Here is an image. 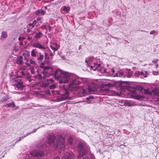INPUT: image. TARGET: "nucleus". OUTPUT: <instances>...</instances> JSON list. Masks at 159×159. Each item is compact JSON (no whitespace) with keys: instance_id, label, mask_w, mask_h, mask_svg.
I'll return each instance as SVG.
<instances>
[{"instance_id":"1a4fd4ad","label":"nucleus","mask_w":159,"mask_h":159,"mask_svg":"<svg viewBox=\"0 0 159 159\" xmlns=\"http://www.w3.org/2000/svg\"><path fill=\"white\" fill-rule=\"evenodd\" d=\"M44 58L43 55L41 53H39V56L38 57L37 60L38 62L41 63V66H42L44 65L43 63H42Z\"/></svg>"},{"instance_id":"6ab92c4d","label":"nucleus","mask_w":159,"mask_h":159,"mask_svg":"<svg viewBox=\"0 0 159 159\" xmlns=\"http://www.w3.org/2000/svg\"><path fill=\"white\" fill-rule=\"evenodd\" d=\"M70 8L69 7H66V6H64L63 7V10L64 11L66 12L67 13H68L69 12Z\"/></svg>"},{"instance_id":"e2e57ef3","label":"nucleus","mask_w":159,"mask_h":159,"mask_svg":"<svg viewBox=\"0 0 159 159\" xmlns=\"http://www.w3.org/2000/svg\"><path fill=\"white\" fill-rule=\"evenodd\" d=\"M92 159H95L94 158V157L93 156L92 157Z\"/></svg>"},{"instance_id":"b1692460","label":"nucleus","mask_w":159,"mask_h":159,"mask_svg":"<svg viewBox=\"0 0 159 159\" xmlns=\"http://www.w3.org/2000/svg\"><path fill=\"white\" fill-rule=\"evenodd\" d=\"M36 14L41 13L42 15H44L45 14V11L43 10H39L36 12Z\"/></svg>"},{"instance_id":"f257e3e1","label":"nucleus","mask_w":159,"mask_h":159,"mask_svg":"<svg viewBox=\"0 0 159 159\" xmlns=\"http://www.w3.org/2000/svg\"><path fill=\"white\" fill-rule=\"evenodd\" d=\"M54 76L55 78L59 80V82L60 84L67 83L70 80H72V81L69 85V89L75 90L80 89V92L81 93L80 96H83L85 94L86 91L84 89V87L83 86L78 85L81 83V82L80 80L81 79L77 76L60 69L56 70Z\"/></svg>"},{"instance_id":"c03bdc74","label":"nucleus","mask_w":159,"mask_h":159,"mask_svg":"<svg viewBox=\"0 0 159 159\" xmlns=\"http://www.w3.org/2000/svg\"><path fill=\"white\" fill-rule=\"evenodd\" d=\"M49 55H50V56L51 57V58H52L53 55L51 52L50 53Z\"/></svg>"},{"instance_id":"e433bc0d","label":"nucleus","mask_w":159,"mask_h":159,"mask_svg":"<svg viewBox=\"0 0 159 159\" xmlns=\"http://www.w3.org/2000/svg\"><path fill=\"white\" fill-rule=\"evenodd\" d=\"M19 73L21 75L20 76H24L25 75V73L23 71H21V72H19Z\"/></svg>"},{"instance_id":"9b49d317","label":"nucleus","mask_w":159,"mask_h":159,"mask_svg":"<svg viewBox=\"0 0 159 159\" xmlns=\"http://www.w3.org/2000/svg\"><path fill=\"white\" fill-rule=\"evenodd\" d=\"M136 74H138L139 75H141L143 76L144 77H146L147 76V72L146 71H139L136 72Z\"/></svg>"},{"instance_id":"ea45409f","label":"nucleus","mask_w":159,"mask_h":159,"mask_svg":"<svg viewBox=\"0 0 159 159\" xmlns=\"http://www.w3.org/2000/svg\"><path fill=\"white\" fill-rule=\"evenodd\" d=\"M158 61V60L157 59H154L152 60V62L153 63H156Z\"/></svg>"},{"instance_id":"4c0bfd02","label":"nucleus","mask_w":159,"mask_h":159,"mask_svg":"<svg viewBox=\"0 0 159 159\" xmlns=\"http://www.w3.org/2000/svg\"><path fill=\"white\" fill-rule=\"evenodd\" d=\"M91 68L93 70H97L95 66L94 65V66H91Z\"/></svg>"},{"instance_id":"774afa93","label":"nucleus","mask_w":159,"mask_h":159,"mask_svg":"<svg viewBox=\"0 0 159 159\" xmlns=\"http://www.w3.org/2000/svg\"><path fill=\"white\" fill-rule=\"evenodd\" d=\"M45 8H47V7H45Z\"/></svg>"},{"instance_id":"a211bd4d","label":"nucleus","mask_w":159,"mask_h":159,"mask_svg":"<svg viewBox=\"0 0 159 159\" xmlns=\"http://www.w3.org/2000/svg\"><path fill=\"white\" fill-rule=\"evenodd\" d=\"M123 74L122 72H118L117 73H116L114 75V77H121Z\"/></svg>"},{"instance_id":"338daca9","label":"nucleus","mask_w":159,"mask_h":159,"mask_svg":"<svg viewBox=\"0 0 159 159\" xmlns=\"http://www.w3.org/2000/svg\"><path fill=\"white\" fill-rule=\"evenodd\" d=\"M29 80V82H30L31 81V80Z\"/></svg>"},{"instance_id":"a18cd8bd","label":"nucleus","mask_w":159,"mask_h":159,"mask_svg":"<svg viewBox=\"0 0 159 159\" xmlns=\"http://www.w3.org/2000/svg\"><path fill=\"white\" fill-rule=\"evenodd\" d=\"M111 71L112 72V74L114 75L115 74H114V73L115 72V70L113 69H111Z\"/></svg>"},{"instance_id":"69168bd1","label":"nucleus","mask_w":159,"mask_h":159,"mask_svg":"<svg viewBox=\"0 0 159 159\" xmlns=\"http://www.w3.org/2000/svg\"><path fill=\"white\" fill-rule=\"evenodd\" d=\"M158 66V65H156V67H157Z\"/></svg>"},{"instance_id":"bb28decb","label":"nucleus","mask_w":159,"mask_h":159,"mask_svg":"<svg viewBox=\"0 0 159 159\" xmlns=\"http://www.w3.org/2000/svg\"><path fill=\"white\" fill-rule=\"evenodd\" d=\"M131 95L134 97H136L137 96V93L135 91H133L132 92Z\"/></svg>"},{"instance_id":"7ed1b4c3","label":"nucleus","mask_w":159,"mask_h":159,"mask_svg":"<svg viewBox=\"0 0 159 159\" xmlns=\"http://www.w3.org/2000/svg\"><path fill=\"white\" fill-rule=\"evenodd\" d=\"M56 144L54 145V147L59 149L63 150L65 148L64 138L61 136L59 135L58 139L56 140Z\"/></svg>"},{"instance_id":"864d4df0","label":"nucleus","mask_w":159,"mask_h":159,"mask_svg":"<svg viewBox=\"0 0 159 159\" xmlns=\"http://www.w3.org/2000/svg\"><path fill=\"white\" fill-rule=\"evenodd\" d=\"M103 72L104 73H106L107 72V70L106 69H104L103 70Z\"/></svg>"},{"instance_id":"5fc2aeb1","label":"nucleus","mask_w":159,"mask_h":159,"mask_svg":"<svg viewBox=\"0 0 159 159\" xmlns=\"http://www.w3.org/2000/svg\"><path fill=\"white\" fill-rule=\"evenodd\" d=\"M87 103H88V104H89V103H91V101H87Z\"/></svg>"},{"instance_id":"4be33fe9","label":"nucleus","mask_w":159,"mask_h":159,"mask_svg":"<svg viewBox=\"0 0 159 159\" xmlns=\"http://www.w3.org/2000/svg\"><path fill=\"white\" fill-rule=\"evenodd\" d=\"M7 34L5 31H2V33L1 37L3 38H6L7 37Z\"/></svg>"},{"instance_id":"393cba45","label":"nucleus","mask_w":159,"mask_h":159,"mask_svg":"<svg viewBox=\"0 0 159 159\" xmlns=\"http://www.w3.org/2000/svg\"><path fill=\"white\" fill-rule=\"evenodd\" d=\"M36 23V21L34 20L32 23H30L29 24V25L30 26H31L33 28L35 26V25Z\"/></svg>"},{"instance_id":"4d7b16f0","label":"nucleus","mask_w":159,"mask_h":159,"mask_svg":"<svg viewBox=\"0 0 159 159\" xmlns=\"http://www.w3.org/2000/svg\"><path fill=\"white\" fill-rule=\"evenodd\" d=\"M72 157H75L74 154H73L72 153Z\"/></svg>"},{"instance_id":"72a5a7b5","label":"nucleus","mask_w":159,"mask_h":159,"mask_svg":"<svg viewBox=\"0 0 159 159\" xmlns=\"http://www.w3.org/2000/svg\"><path fill=\"white\" fill-rule=\"evenodd\" d=\"M30 63L32 65H35L36 63V62L35 61L32 60V59H30Z\"/></svg>"},{"instance_id":"39448f33","label":"nucleus","mask_w":159,"mask_h":159,"mask_svg":"<svg viewBox=\"0 0 159 159\" xmlns=\"http://www.w3.org/2000/svg\"><path fill=\"white\" fill-rule=\"evenodd\" d=\"M70 93V92L68 90L65 89L61 90L59 93L61 95L59 97L58 99L61 101L68 99Z\"/></svg>"},{"instance_id":"ddd939ff","label":"nucleus","mask_w":159,"mask_h":159,"mask_svg":"<svg viewBox=\"0 0 159 159\" xmlns=\"http://www.w3.org/2000/svg\"><path fill=\"white\" fill-rule=\"evenodd\" d=\"M43 35V34L42 32H39L38 33H36V35L34 36V37L37 39H39L42 37Z\"/></svg>"},{"instance_id":"2f4dec72","label":"nucleus","mask_w":159,"mask_h":159,"mask_svg":"<svg viewBox=\"0 0 159 159\" xmlns=\"http://www.w3.org/2000/svg\"><path fill=\"white\" fill-rule=\"evenodd\" d=\"M94 97L92 95H90L88 97H87L86 98V100H89L91 99H93V98Z\"/></svg>"},{"instance_id":"0eeeda50","label":"nucleus","mask_w":159,"mask_h":159,"mask_svg":"<svg viewBox=\"0 0 159 159\" xmlns=\"http://www.w3.org/2000/svg\"><path fill=\"white\" fill-rule=\"evenodd\" d=\"M55 140V136L54 135H50L48 139V144H53Z\"/></svg>"},{"instance_id":"f03ea898","label":"nucleus","mask_w":159,"mask_h":159,"mask_svg":"<svg viewBox=\"0 0 159 159\" xmlns=\"http://www.w3.org/2000/svg\"><path fill=\"white\" fill-rule=\"evenodd\" d=\"M78 146L79 148V154L78 155V158H80L84 156L87 152L86 150H89V147L85 144L84 146L81 143H78Z\"/></svg>"},{"instance_id":"13d9d810","label":"nucleus","mask_w":159,"mask_h":159,"mask_svg":"<svg viewBox=\"0 0 159 159\" xmlns=\"http://www.w3.org/2000/svg\"><path fill=\"white\" fill-rule=\"evenodd\" d=\"M48 27H49V30H50L51 28V27L49 26H48Z\"/></svg>"},{"instance_id":"8fccbe9b","label":"nucleus","mask_w":159,"mask_h":159,"mask_svg":"<svg viewBox=\"0 0 159 159\" xmlns=\"http://www.w3.org/2000/svg\"><path fill=\"white\" fill-rule=\"evenodd\" d=\"M31 32V30H30L29 29H28L27 30V32L28 33L30 32Z\"/></svg>"},{"instance_id":"5701e85b","label":"nucleus","mask_w":159,"mask_h":159,"mask_svg":"<svg viewBox=\"0 0 159 159\" xmlns=\"http://www.w3.org/2000/svg\"><path fill=\"white\" fill-rule=\"evenodd\" d=\"M125 105L128 106H131L133 105L132 103L131 102L128 101H125Z\"/></svg>"},{"instance_id":"37998d69","label":"nucleus","mask_w":159,"mask_h":159,"mask_svg":"<svg viewBox=\"0 0 159 159\" xmlns=\"http://www.w3.org/2000/svg\"><path fill=\"white\" fill-rule=\"evenodd\" d=\"M90 61V60H89L87 58H86V59H85V62L87 63H88L89 61Z\"/></svg>"},{"instance_id":"3c124183","label":"nucleus","mask_w":159,"mask_h":159,"mask_svg":"<svg viewBox=\"0 0 159 159\" xmlns=\"http://www.w3.org/2000/svg\"><path fill=\"white\" fill-rule=\"evenodd\" d=\"M41 19V17H38V18H37V20H40Z\"/></svg>"},{"instance_id":"bf43d9fd","label":"nucleus","mask_w":159,"mask_h":159,"mask_svg":"<svg viewBox=\"0 0 159 159\" xmlns=\"http://www.w3.org/2000/svg\"><path fill=\"white\" fill-rule=\"evenodd\" d=\"M20 39H21L20 37H19V38H18V40H20Z\"/></svg>"},{"instance_id":"c756f323","label":"nucleus","mask_w":159,"mask_h":159,"mask_svg":"<svg viewBox=\"0 0 159 159\" xmlns=\"http://www.w3.org/2000/svg\"><path fill=\"white\" fill-rule=\"evenodd\" d=\"M94 65L95 66L96 68V69H99V67H100V64H96V63H94Z\"/></svg>"},{"instance_id":"0e129e2a","label":"nucleus","mask_w":159,"mask_h":159,"mask_svg":"<svg viewBox=\"0 0 159 159\" xmlns=\"http://www.w3.org/2000/svg\"><path fill=\"white\" fill-rule=\"evenodd\" d=\"M52 94H54V93H53V91H52Z\"/></svg>"},{"instance_id":"79ce46f5","label":"nucleus","mask_w":159,"mask_h":159,"mask_svg":"<svg viewBox=\"0 0 159 159\" xmlns=\"http://www.w3.org/2000/svg\"><path fill=\"white\" fill-rule=\"evenodd\" d=\"M53 79H47V81L48 82L49 81H50L51 82H53Z\"/></svg>"},{"instance_id":"a19ab883","label":"nucleus","mask_w":159,"mask_h":159,"mask_svg":"<svg viewBox=\"0 0 159 159\" xmlns=\"http://www.w3.org/2000/svg\"><path fill=\"white\" fill-rule=\"evenodd\" d=\"M68 158L69 157L68 156H65L62 157L61 159H68Z\"/></svg>"},{"instance_id":"c85d7f7f","label":"nucleus","mask_w":159,"mask_h":159,"mask_svg":"<svg viewBox=\"0 0 159 159\" xmlns=\"http://www.w3.org/2000/svg\"><path fill=\"white\" fill-rule=\"evenodd\" d=\"M39 128L40 127H39V128H38L37 129H34L30 133H29V134H27L25 135L24 136V137H26V136H28L29 134H30L31 133H34L35 132L37 131V129H39Z\"/></svg>"},{"instance_id":"dca6fc26","label":"nucleus","mask_w":159,"mask_h":159,"mask_svg":"<svg viewBox=\"0 0 159 159\" xmlns=\"http://www.w3.org/2000/svg\"><path fill=\"white\" fill-rule=\"evenodd\" d=\"M22 55L24 58H27L30 55V52L28 51H25L22 53Z\"/></svg>"},{"instance_id":"aec40b11","label":"nucleus","mask_w":159,"mask_h":159,"mask_svg":"<svg viewBox=\"0 0 159 159\" xmlns=\"http://www.w3.org/2000/svg\"><path fill=\"white\" fill-rule=\"evenodd\" d=\"M24 60L25 61V65L27 66H30V64L29 62V60L27 58H24Z\"/></svg>"},{"instance_id":"2eb2a0df","label":"nucleus","mask_w":159,"mask_h":159,"mask_svg":"<svg viewBox=\"0 0 159 159\" xmlns=\"http://www.w3.org/2000/svg\"><path fill=\"white\" fill-rule=\"evenodd\" d=\"M9 99L8 96L7 95H6L5 96L2 97V99L0 100V102H5L7 100Z\"/></svg>"},{"instance_id":"c9c22d12","label":"nucleus","mask_w":159,"mask_h":159,"mask_svg":"<svg viewBox=\"0 0 159 159\" xmlns=\"http://www.w3.org/2000/svg\"><path fill=\"white\" fill-rule=\"evenodd\" d=\"M102 91L103 93H107L108 92V90L107 89H102Z\"/></svg>"},{"instance_id":"7c9ffc66","label":"nucleus","mask_w":159,"mask_h":159,"mask_svg":"<svg viewBox=\"0 0 159 159\" xmlns=\"http://www.w3.org/2000/svg\"><path fill=\"white\" fill-rule=\"evenodd\" d=\"M56 88V85L54 84L50 85L49 87V89H52Z\"/></svg>"},{"instance_id":"de8ad7c7","label":"nucleus","mask_w":159,"mask_h":159,"mask_svg":"<svg viewBox=\"0 0 159 159\" xmlns=\"http://www.w3.org/2000/svg\"><path fill=\"white\" fill-rule=\"evenodd\" d=\"M59 157L58 156H57L56 157L53 158V159H59Z\"/></svg>"},{"instance_id":"f8f14e48","label":"nucleus","mask_w":159,"mask_h":159,"mask_svg":"<svg viewBox=\"0 0 159 159\" xmlns=\"http://www.w3.org/2000/svg\"><path fill=\"white\" fill-rule=\"evenodd\" d=\"M23 57L22 56H20L19 57L17 58L16 62V63L19 65L22 64L23 61Z\"/></svg>"},{"instance_id":"58836bf2","label":"nucleus","mask_w":159,"mask_h":159,"mask_svg":"<svg viewBox=\"0 0 159 159\" xmlns=\"http://www.w3.org/2000/svg\"><path fill=\"white\" fill-rule=\"evenodd\" d=\"M44 147H43V145L42 146V145H41V144H39L37 146V148H43Z\"/></svg>"},{"instance_id":"f3484780","label":"nucleus","mask_w":159,"mask_h":159,"mask_svg":"<svg viewBox=\"0 0 159 159\" xmlns=\"http://www.w3.org/2000/svg\"><path fill=\"white\" fill-rule=\"evenodd\" d=\"M37 52L35 49H33L31 53V56L33 57H36L37 56Z\"/></svg>"},{"instance_id":"423d86ee","label":"nucleus","mask_w":159,"mask_h":159,"mask_svg":"<svg viewBox=\"0 0 159 159\" xmlns=\"http://www.w3.org/2000/svg\"><path fill=\"white\" fill-rule=\"evenodd\" d=\"M30 154L33 157H41L44 154L43 153L39 150H34L30 152Z\"/></svg>"},{"instance_id":"6e6552de","label":"nucleus","mask_w":159,"mask_h":159,"mask_svg":"<svg viewBox=\"0 0 159 159\" xmlns=\"http://www.w3.org/2000/svg\"><path fill=\"white\" fill-rule=\"evenodd\" d=\"M32 46L34 48H36L40 49H44L46 48L43 45L39 43V42H36L32 44Z\"/></svg>"},{"instance_id":"cd10ccee","label":"nucleus","mask_w":159,"mask_h":159,"mask_svg":"<svg viewBox=\"0 0 159 159\" xmlns=\"http://www.w3.org/2000/svg\"><path fill=\"white\" fill-rule=\"evenodd\" d=\"M154 93L155 95H158L159 94L158 91L157 89H154L153 90Z\"/></svg>"},{"instance_id":"052dcab7","label":"nucleus","mask_w":159,"mask_h":159,"mask_svg":"<svg viewBox=\"0 0 159 159\" xmlns=\"http://www.w3.org/2000/svg\"><path fill=\"white\" fill-rule=\"evenodd\" d=\"M131 76L130 75H129L127 76V77L128 78L130 77Z\"/></svg>"},{"instance_id":"49530a36","label":"nucleus","mask_w":159,"mask_h":159,"mask_svg":"<svg viewBox=\"0 0 159 159\" xmlns=\"http://www.w3.org/2000/svg\"><path fill=\"white\" fill-rule=\"evenodd\" d=\"M19 44L20 46H21L23 44V42L22 41H20Z\"/></svg>"},{"instance_id":"603ef678","label":"nucleus","mask_w":159,"mask_h":159,"mask_svg":"<svg viewBox=\"0 0 159 159\" xmlns=\"http://www.w3.org/2000/svg\"><path fill=\"white\" fill-rule=\"evenodd\" d=\"M27 39L29 40H31V38H30L29 36H28V38H27Z\"/></svg>"},{"instance_id":"473e14b6","label":"nucleus","mask_w":159,"mask_h":159,"mask_svg":"<svg viewBox=\"0 0 159 159\" xmlns=\"http://www.w3.org/2000/svg\"><path fill=\"white\" fill-rule=\"evenodd\" d=\"M158 33V31H156L154 30H152L151 31L150 34H157Z\"/></svg>"},{"instance_id":"09e8293b","label":"nucleus","mask_w":159,"mask_h":159,"mask_svg":"<svg viewBox=\"0 0 159 159\" xmlns=\"http://www.w3.org/2000/svg\"><path fill=\"white\" fill-rule=\"evenodd\" d=\"M18 48H15V47L14 48V50L16 52L18 50Z\"/></svg>"},{"instance_id":"412c9836","label":"nucleus","mask_w":159,"mask_h":159,"mask_svg":"<svg viewBox=\"0 0 159 159\" xmlns=\"http://www.w3.org/2000/svg\"><path fill=\"white\" fill-rule=\"evenodd\" d=\"M35 80H38V81H39L41 79V75H40V74H38L35 76Z\"/></svg>"},{"instance_id":"20e7f679","label":"nucleus","mask_w":159,"mask_h":159,"mask_svg":"<svg viewBox=\"0 0 159 159\" xmlns=\"http://www.w3.org/2000/svg\"><path fill=\"white\" fill-rule=\"evenodd\" d=\"M13 84L15 86L16 90H22L23 89L24 85L23 84L21 80L19 78H16L13 80Z\"/></svg>"},{"instance_id":"4468645a","label":"nucleus","mask_w":159,"mask_h":159,"mask_svg":"<svg viewBox=\"0 0 159 159\" xmlns=\"http://www.w3.org/2000/svg\"><path fill=\"white\" fill-rule=\"evenodd\" d=\"M5 107H15V103L14 102L12 101L11 103H9L6 104L5 105Z\"/></svg>"},{"instance_id":"680f3d73","label":"nucleus","mask_w":159,"mask_h":159,"mask_svg":"<svg viewBox=\"0 0 159 159\" xmlns=\"http://www.w3.org/2000/svg\"><path fill=\"white\" fill-rule=\"evenodd\" d=\"M48 55V54L46 53H45V56H46L47 55Z\"/></svg>"},{"instance_id":"6e6d98bb","label":"nucleus","mask_w":159,"mask_h":159,"mask_svg":"<svg viewBox=\"0 0 159 159\" xmlns=\"http://www.w3.org/2000/svg\"><path fill=\"white\" fill-rule=\"evenodd\" d=\"M140 90H142L143 89V88L142 87H140V89H139Z\"/></svg>"},{"instance_id":"a878e982","label":"nucleus","mask_w":159,"mask_h":159,"mask_svg":"<svg viewBox=\"0 0 159 159\" xmlns=\"http://www.w3.org/2000/svg\"><path fill=\"white\" fill-rule=\"evenodd\" d=\"M73 142V138L72 137H70L69 138L68 141V143L71 144Z\"/></svg>"},{"instance_id":"f704fd0d","label":"nucleus","mask_w":159,"mask_h":159,"mask_svg":"<svg viewBox=\"0 0 159 159\" xmlns=\"http://www.w3.org/2000/svg\"><path fill=\"white\" fill-rule=\"evenodd\" d=\"M88 90L90 92H91V91H94V89L93 88H91L89 86L88 87Z\"/></svg>"},{"instance_id":"9d476101","label":"nucleus","mask_w":159,"mask_h":159,"mask_svg":"<svg viewBox=\"0 0 159 159\" xmlns=\"http://www.w3.org/2000/svg\"><path fill=\"white\" fill-rule=\"evenodd\" d=\"M51 48L54 50V52L57 51L59 48V46L57 43H54L50 45Z\"/></svg>"}]
</instances>
